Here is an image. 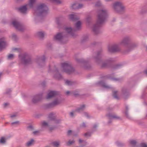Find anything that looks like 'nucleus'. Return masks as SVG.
Instances as JSON below:
<instances>
[{"mask_svg": "<svg viewBox=\"0 0 147 147\" xmlns=\"http://www.w3.org/2000/svg\"><path fill=\"white\" fill-rule=\"evenodd\" d=\"M107 16V11L106 10H100L98 11L96 22L92 27V32L94 34H97L100 33V27L106 21Z\"/></svg>", "mask_w": 147, "mask_h": 147, "instance_id": "obj_1", "label": "nucleus"}, {"mask_svg": "<svg viewBox=\"0 0 147 147\" xmlns=\"http://www.w3.org/2000/svg\"><path fill=\"white\" fill-rule=\"evenodd\" d=\"M59 94V92L55 91H50L48 93L46 97V99H49L54 97L57 98L52 102L46 104L45 106L46 108H52L62 102L63 100Z\"/></svg>", "mask_w": 147, "mask_h": 147, "instance_id": "obj_2", "label": "nucleus"}, {"mask_svg": "<svg viewBox=\"0 0 147 147\" xmlns=\"http://www.w3.org/2000/svg\"><path fill=\"white\" fill-rule=\"evenodd\" d=\"M48 11L47 7L44 4H41L38 6L34 14L39 16H44L47 15Z\"/></svg>", "mask_w": 147, "mask_h": 147, "instance_id": "obj_3", "label": "nucleus"}, {"mask_svg": "<svg viewBox=\"0 0 147 147\" xmlns=\"http://www.w3.org/2000/svg\"><path fill=\"white\" fill-rule=\"evenodd\" d=\"M61 67L63 71L68 74L73 73L75 71L74 69L69 62H64L61 63Z\"/></svg>", "mask_w": 147, "mask_h": 147, "instance_id": "obj_4", "label": "nucleus"}, {"mask_svg": "<svg viewBox=\"0 0 147 147\" xmlns=\"http://www.w3.org/2000/svg\"><path fill=\"white\" fill-rule=\"evenodd\" d=\"M113 8L114 11L117 13H121L125 10V7L122 3L120 2H116L113 5Z\"/></svg>", "mask_w": 147, "mask_h": 147, "instance_id": "obj_5", "label": "nucleus"}, {"mask_svg": "<svg viewBox=\"0 0 147 147\" xmlns=\"http://www.w3.org/2000/svg\"><path fill=\"white\" fill-rule=\"evenodd\" d=\"M35 1L36 0H29L28 3L19 8V11L22 13H25L28 8H31L33 7Z\"/></svg>", "mask_w": 147, "mask_h": 147, "instance_id": "obj_6", "label": "nucleus"}, {"mask_svg": "<svg viewBox=\"0 0 147 147\" xmlns=\"http://www.w3.org/2000/svg\"><path fill=\"white\" fill-rule=\"evenodd\" d=\"M107 48V52L110 54L119 52L121 51L119 45L116 44L108 45Z\"/></svg>", "mask_w": 147, "mask_h": 147, "instance_id": "obj_7", "label": "nucleus"}, {"mask_svg": "<svg viewBox=\"0 0 147 147\" xmlns=\"http://www.w3.org/2000/svg\"><path fill=\"white\" fill-rule=\"evenodd\" d=\"M19 58L21 63L24 65L32 63L31 59L29 56H19Z\"/></svg>", "mask_w": 147, "mask_h": 147, "instance_id": "obj_8", "label": "nucleus"}, {"mask_svg": "<svg viewBox=\"0 0 147 147\" xmlns=\"http://www.w3.org/2000/svg\"><path fill=\"white\" fill-rule=\"evenodd\" d=\"M76 61L79 63L83 64L82 67L85 69H89L91 67V66L89 63L88 61L84 60L82 59L76 58Z\"/></svg>", "mask_w": 147, "mask_h": 147, "instance_id": "obj_9", "label": "nucleus"}, {"mask_svg": "<svg viewBox=\"0 0 147 147\" xmlns=\"http://www.w3.org/2000/svg\"><path fill=\"white\" fill-rule=\"evenodd\" d=\"M113 110V108L111 107H108L107 109L108 113L106 114V116L108 117L109 119H120L121 118L117 115L112 113L110 112V111H111Z\"/></svg>", "mask_w": 147, "mask_h": 147, "instance_id": "obj_10", "label": "nucleus"}, {"mask_svg": "<svg viewBox=\"0 0 147 147\" xmlns=\"http://www.w3.org/2000/svg\"><path fill=\"white\" fill-rule=\"evenodd\" d=\"M131 40V38L130 36H126L123 37L119 44L120 45L125 46L127 45Z\"/></svg>", "mask_w": 147, "mask_h": 147, "instance_id": "obj_11", "label": "nucleus"}, {"mask_svg": "<svg viewBox=\"0 0 147 147\" xmlns=\"http://www.w3.org/2000/svg\"><path fill=\"white\" fill-rule=\"evenodd\" d=\"M12 24L13 26L18 30L22 31L24 29L22 24L17 20H13Z\"/></svg>", "mask_w": 147, "mask_h": 147, "instance_id": "obj_12", "label": "nucleus"}, {"mask_svg": "<svg viewBox=\"0 0 147 147\" xmlns=\"http://www.w3.org/2000/svg\"><path fill=\"white\" fill-rule=\"evenodd\" d=\"M12 50L13 52L19 53L20 55H28L29 54L28 52L25 51L21 48H13L12 49Z\"/></svg>", "mask_w": 147, "mask_h": 147, "instance_id": "obj_13", "label": "nucleus"}, {"mask_svg": "<svg viewBox=\"0 0 147 147\" xmlns=\"http://www.w3.org/2000/svg\"><path fill=\"white\" fill-rule=\"evenodd\" d=\"M115 61L114 59L110 58L107 60L105 62L102 63L101 67L103 68L110 67L112 65V62Z\"/></svg>", "mask_w": 147, "mask_h": 147, "instance_id": "obj_14", "label": "nucleus"}, {"mask_svg": "<svg viewBox=\"0 0 147 147\" xmlns=\"http://www.w3.org/2000/svg\"><path fill=\"white\" fill-rule=\"evenodd\" d=\"M42 94H40L33 96L32 98V102L34 104H36L39 102L42 98Z\"/></svg>", "mask_w": 147, "mask_h": 147, "instance_id": "obj_15", "label": "nucleus"}, {"mask_svg": "<svg viewBox=\"0 0 147 147\" xmlns=\"http://www.w3.org/2000/svg\"><path fill=\"white\" fill-rule=\"evenodd\" d=\"M64 36L63 33H59L54 36V39L55 40L60 42L61 43H64L62 41Z\"/></svg>", "mask_w": 147, "mask_h": 147, "instance_id": "obj_16", "label": "nucleus"}, {"mask_svg": "<svg viewBox=\"0 0 147 147\" xmlns=\"http://www.w3.org/2000/svg\"><path fill=\"white\" fill-rule=\"evenodd\" d=\"M137 46V44L134 43L130 44L128 47V49L124 51L123 52L124 54H127L131 50L136 47Z\"/></svg>", "mask_w": 147, "mask_h": 147, "instance_id": "obj_17", "label": "nucleus"}, {"mask_svg": "<svg viewBox=\"0 0 147 147\" xmlns=\"http://www.w3.org/2000/svg\"><path fill=\"white\" fill-rule=\"evenodd\" d=\"M97 84L103 88L106 89H110L112 88L111 86L107 85L105 83V82L103 80L98 82L97 83Z\"/></svg>", "mask_w": 147, "mask_h": 147, "instance_id": "obj_18", "label": "nucleus"}, {"mask_svg": "<svg viewBox=\"0 0 147 147\" xmlns=\"http://www.w3.org/2000/svg\"><path fill=\"white\" fill-rule=\"evenodd\" d=\"M6 45L5 38L3 37L0 38V51L4 49Z\"/></svg>", "mask_w": 147, "mask_h": 147, "instance_id": "obj_19", "label": "nucleus"}, {"mask_svg": "<svg viewBox=\"0 0 147 147\" xmlns=\"http://www.w3.org/2000/svg\"><path fill=\"white\" fill-rule=\"evenodd\" d=\"M46 59L45 56H43L40 58H38L36 60V62L40 65H43Z\"/></svg>", "mask_w": 147, "mask_h": 147, "instance_id": "obj_20", "label": "nucleus"}, {"mask_svg": "<svg viewBox=\"0 0 147 147\" xmlns=\"http://www.w3.org/2000/svg\"><path fill=\"white\" fill-rule=\"evenodd\" d=\"M69 19L73 21H76L79 18L77 14L75 13L69 15Z\"/></svg>", "mask_w": 147, "mask_h": 147, "instance_id": "obj_21", "label": "nucleus"}, {"mask_svg": "<svg viewBox=\"0 0 147 147\" xmlns=\"http://www.w3.org/2000/svg\"><path fill=\"white\" fill-rule=\"evenodd\" d=\"M65 30L68 33L70 34L73 36H74V30L72 29L71 27H66L65 28Z\"/></svg>", "mask_w": 147, "mask_h": 147, "instance_id": "obj_22", "label": "nucleus"}, {"mask_svg": "<svg viewBox=\"0 0 147 147\" xmlns=\"http://www.w3.org/2000/svg\"><path fill=\"white\" fill-rule=\"evenodd\" d=\"M56 117L55 113L54 112H51L48 115V118L51 121H53Z\"/></svg>", "mask_w": 147, "mask_h": 147, "instance_id": "obj_23", "label": "nucleus"}, {"mask_svg": "<svg viewBox=\"0 0 147 147\" xmlns=\"http://www.w3.org/2000/svg\"><path fill=\"white\" fill-rule=\"evenodd\" d=\"M56 74L54 75V77L58 80H60L62 78L61 75L59 73L58 70L56 69L55 71Z\"/></svg>", "mask_w": 147, "mask_h": 147, "instance_id": "obj_24", "label": "nucleus"}, {"mask_svg": "<svg viewBox=\"0 0 147 147\" xmlns=\"http://www.w3.org/2000/svg\"><path fill=\"white\" fill-rule=\"evenodd\" d=\"M122 92L125 98H126V96L129 95V90L126 88L124 87L122 88Z\"/></svg>", "mask_w": 147, "mask_h": 147, "instance_id": "obj_25", "label": "nucleus"}, {"mask_svg": "<svg viewBox=\"0 0 147 147\" xmlns=\"http://www.w3.org/2000/svg\"><path fill=\"white\" fill-rule=\"evenodd\" d=\"M85 108V105H82L80 106V107L77 108L75 110V112L78 113H80L83 111Z\"/></svg>", "mask_w": 147, "mask_h": 147, "instance_id": "obj_26", "label": "nucleus"}, {"mask_svg": "<svg viewBox=\"0 0 147 147\" xmlns=\"http://www.w3.org/2000/svg\"><path fill=\"white\" fill-rule=\"evenodd\" d=\"M129 108L127 105L125 106V114L127 118L129 119H131V117L129 115L128 113Z\"/></svg>", "mask_w": 147, "mask_h": 147, "instance_id": "obj_27", "label": "nucleus"}, {"mask_svg": "<svg viewBox=\"0 0 147 147\" xmlns=\"http://www.w3.org/2000/svg\"><path fill=\"white\" fill-rule=\"evenodd\" d=\"M65 81V84L68 86H71L75 84V82L69 80H66Z\"/></svg>", "mask_w": 147, "mask_h": 147, "instance_id": "obj_28", "label": "nucleus"}, {"mask_svg": "<svg viewBox=\"0 0 147 147\" xmlns=\"http://www.w3.org/2000/svg\"><path fill=\"white\" fill-rule=\"evenodd\" d=\"M81 22L80 21H78L75 24L76 30H79L81 28Z\"/></svg>", "mask_w": 147, "mask_h": 147, "instance_id": "obj_29", "label": "nucleus"}, {"mask_svg": "<svg viewBox=\"0 0 147 147\" xmlns=\"http://www.w3.org/2000/svg\"><path fill=\"white\" fill-rule=\"evenodd\" d=\"M36 35L39 38H43L44 36V33L43 32H38L37 33Z\"/></svg>", "mask_w": 147, "mask_h": 147, "instance_id": "obj_30", "label": "nucleus"}, {"mask_svg": "<svg viewBox=\"0 0 147 147\" xmlns=\"http://www.w3.org/2000/svg\"><path fill=\"white\" fill-rule=\"evenodd\" d=\"M34 142V140L33 139H31L29 141L26 143V146H31L33 144Z\"/></svg>", "mask_w": 147, "mask_h": 147, "instance_id": "obj_31", "label": "nucleus"}, {"mask_svg": "<svg viewBox=\"0 0 147 147\" xmlns=\"http://www.w3.org/2000/svg\"><path fill=\"white\" fill-rule=\"evenodd\" d=\"M101 56H96L94 57L95 60L96 62L99 63L102 61Z\"/></svg>", "mask_w": 147, "mask_h": 147, "instance_id": "obj_32", "label": "nucleus"}, {"mask_svg": "<svg viewBox=\"0 0 147 147\" xmlns=\"http://www.w3.org/2000/svg\"><path fill=\"white\" fill-rule=\"evenodd\" d=\"M6 139L4 137H2L0 139V144H4L6 142Z\"/></svg>", "mask_w": 147, "mask_h": 147, "instance_id": "obj_33", "label": "nucleus"}, {"mask_svg": "<svg viewBox=\"0 0 147 147\" xmlns=\"http://www.w3.org/2000/svg\"><path fill=\"white\" fill-rule=\"evenodd\" d=\"M122 65L121 64H117L114 66L112 68L114 69H117L120 68Z\"/></svg>", "mask_w": 147, "mask_h": 147, "instance_id": "obj_34", "label": "nucleus"}, {"mask_svg": "<svg viewBox=\"0 0 147 147\" xmlns=\"http://www.w3.org/2000/svg\"><path fill=\"white\" fill-rule=\"evenodd\" d=\"M75 142L74 140H69V141L66 143L67 145L68 146H70L74 144Z\"/></svg>", "mask_w": 147, "mask_h": 147, "instance_id": "obj_35", "label": "nucleus"}, {"mask_svg": "<svg viewBox=\"0 0 147 147\" xmlns=\"http://www.w3.org/2000/svg\"><path fill=\"white\" fill-rule=\"evenodd\" d=\"M117 146L119 147H122L125 146V144L119 141H117L116 142Z\"/></svg>", "mask_w": 147, "mask_h": 147, "instance_id": "obj_36", "label": "nucleus"}, {"mask_svg": "<svg viewBox=\"0 0 147 147\" xmlns=\"http://www.w3.org/2000/svg\"><path fill=\"white\" fill-rule=\"evenodd\" d=\"M117 91H115L113 92V97L116 99H118L119 97L117 95Z\"/></svg>", "mask_w": 147, "mask_h": 147, "instance_id": "obj_37", "label": "nucleus"}, {"mask_svg": "<svg viewBox=\"0 0 147 147\" xmlns=\"http://www.w3.org/2000/svg\"><path fill=\"white\" fill-rule=\"evenodd\" d=\"M11 38L13 40L15 41H16L18 39V37L15 34H12L11 36Z\"/></svg>", "mask_w": 147, "mask_h": 147, "instance_id": "obj_38", "label": "nucleus"}, {"mask_svg": "<svg viewBox=\"0 0 147 147\" xmlns=\"http://www.w3.org/2000/svg\"><path fill=\"white\" fill-rule=\"evenodd\" d=\"M53 121L54 123L56 124H58L61 123V120L59 119H57L56 117L55 118V119Z\"/></svg>", "mask_w": 147, "mask_h": 147, "instance_id": "obj_39", "label": "nucleus"}, {"mask_svg": "<svg viewBox=\"0 0 147 147\" xmlns=\"http://www.w3.org/2000/svg\"><path fill=\"white\" fill-rule=\"evenodd\" d=\"M78 5V3H75L73 4L71 6V7L72 8L74 9H77V7Z\"/></svg>", "mask_w": 147, "mask_h": 147, "instance_id": "obj_40", "label": "nucleus"}, {"mask_svg": "<svg viewBox=\"0 0 147 147\" xmlns=\"http://www.w3.org/2000/svg\"><path fill=\"white\" fill-rule=\"evenodd\" d=\"M111 79L112 81H120L122 80V79L120 78H111Z\"/></svg>", "mask_w": 147, "mask_h": 147, "instance_id": "obj_41", "label": "nucleus"}, {"mask_svg": "<svg viewBox=\"0 0 147 147\" xmlns=\"http://www.w3.org/2000/svg\"><path fill=\"white\" fill-rule=\"evenodd\" d=\"M53 145L55 147H58L59 145L60 142H54L53 143Z\"/></svg>", "mask_w": 147, "mask_h": 147, "instance_id": "obj_42", "label": "nucleus"}, {"mask_svg": "<svg viewBox=\"0 0 147 147\" xmlns=\"http://www.w3.org/2000/svg\"><path fill=\"white\" fill-rule=\"evenodd\" d=\"M11 89L10 88H8L6 90L5 94H7L9 95L10 94V93H11Z\"/></svg>", "mask_w": 147, "mask_h": 147, "instance_id": "obj_43", "label": "nucleus"}, {"mask_svg": "<svg viewBox=\"0 0 147 147\" xmlns=\"http://www.w3.org/2000/svg\"><path fill=\"white\" fill-rule=\"evenodd\" d=\"M87 126V125L86 123L83 122L82 124L80 125V127L85 128Z\"/></svg>", "mask_w": 147, "mask_h": 147, "instance_id": "obj_44", "label": "nucleus"}, {"mask_svg": "<svg viewBox=\"0 0 147 147\" xmlns=\"http://www.w3.org/2000/svg\"><path fill=\"white\" fill-rule=\"evenodd\" d=\"M103 51L102 49H100L98 50L97 52V55H100L103 54Z\"/></svg>", "mask_w": 147, "mask_h": 147, "instance_id": "obj_45", "label": "nucleus"}, {"mask_svg": "<svg viewBox=\"0 0 147 147\" xmlns=\"http://www.w3.org/2000/svg\"><path fill=\"white\" fill-rule=\"evenodd\" d=\"M42 125L43 126H49L48 123L45 121H43L42 122Z\"/></svg>", "mask_w": 147, "mask_h": 147, "instance_id": "obj_46", "label": "nucleus"}, {"mask_svg": "<svg viewBox=\"0 0 147 147\" xmlns=\"http://www.w3.org/2000/svg\"><path fill=\"white\" fill-rule=\"evenodd\" d=\"M27 128L30 130L32 131L34 129V127L32 125H30L27 127Z\"/></svg>", "mask_w": 147, "mask_h": 147, "instance_id": "obj_47", "label": "nucleus"}, {"mask_svg": "<svg viewBox=\"0 0 147 147\" xmlns=\"http://www.w3.org/2000/svg\"><path fill=\"white\" fill-rule=\"evenodd\" d=\"M20 123V121H16L15 122H12L11 123L12 125H19Z\"/></svg>", "mask_w": 147, "mask_h": 147, "instance_id": "obj_48", "label": "nucleus"}, {"mask_svg": "<svg viewBox=\"0 0 147 147\" xmlns=\"http://www.w3.org/2000/svg\"><path fill=\"white\" fill-rule=\"evenodd\" d=\"M141 147H147V145L144 143H141L140 144Z\"/></svg>", "mask_w": 147, "mask_h": 147, "instance_id": "obj_49", "label": "nucleus"}, {"mask_svg": "<svg viewBox=\"0 0 147 147\" xmlns=\"http://www.w3.org/2000/svg\"><path fill=\"white\" fill-rule=\"evenodd\" d=\"M14 58V56H8L7 59L9 60H11L13 59Z\"/></svg>", "mask_w": 147, "mask_h": 147, "instance_id": "obj_50", "label": "nucleus"}, {"mask_svg": "<svg viewBox=\"0 0 147 147\" xmlns=\"http://www.w3.org/2000/svg\"><path fill=\"white\" fill-rule=\"evenodd\" d=\"M88 36L87 35L83 37V41H85L88 40Z\"/></svg>", "mask_w": 147, "mask_h": 147, "instance_id": "obj_51", "label": "nucleus"}, {"mask_svg": "<svg viewBox=\"0 0 147 147\" xmlns=\"http://www.w3.org/2000/svg\"><path fill=\"white\" fill-rule=\"evenodd\" d=\"M101 5V3L100 1H98L96 2L95 4V6L97 7H99Z\"/></svg>", "mask_w": 147, "mask_h": 147, "instance_id": "obj_52", "label": "nucleus"}, {"mask_svg": "<svg viewBox=\"0 0 147 147\" xmlns=\"http://www.w3.org/2000/svg\"><path fill=\"white\" fill-rule=\"evenodd\" d=\"M83 114H84V115L85 116H86V117L88 118H90V117L89 116L88 114L86 112H84V113H83Z\"/></svg>", "mask_w": 147, "mask_h": 147, "instance_id": "obj_53", "label": "nucleus"}, {"mask_svg": "<svg viewBox=\"0 0 147 147\" xmlns=\"http://www.w3.org/2000/svg\"><path fill=\"white\" fill-rule=\"evenodd\" d=\"M77 9L82 8L83 7V5L82 4H78Z\"/></svg>", "mask_w": 147, "mask_h": 147, "instance_id": "obj_54", "label": "nucleus"}, {"mask_svg": "<svg viewBox=\"0 0 147 147\" xmlns=\"http://www.w3.org/2000/svg\"><path fill=\"white\" fill-rule=\"evenodd\" d=\"M39 131H34L33 132V134L34 135H36L38 134V133H39Z\"/></svg>", "mask_w": 147, "mask_h": 147, "instance_id": "obj_55", "label": "nucleus"}, {"mask_svg": "<svg viewBox=\"0 0 147 147\" xmlns=\"http://www.w3.org/2000/svg\"><path fill=\"white\" fill-rule=\"evenodd\" d=\"M72 132V131L71 130H69L67 131V135H70L71 134Z\"/></svg>", "mask_w": 147, "mask_h": 147, "instance_id": "obj_56", "label": "nucleus"}, {"mask_svg": "<svg viewBox=\"0 0 147 147\" xmlns=\"http://www.w3.org/2000/svg\"><path fill=\"white\" fill-rule=\"evenodd\" d=\"M69 115L71 117H73L74 116V113L73 112H71L70 113Z\"/></svg>", "mask_w": 147, "mask_h": 147, "instance_id": "obj_57", "label": "nucleus"}, {"mask_svg": "<svg viewBox=\"0 0 147 147\" xmlns=\"http://www.w3.org/2000/svg\"><path fill=\"white\" fill-rule=\"evenodd\" d=\"M17 116V115L16 114H14L12 115H11L10 117L11 118H13L14 117H15Z\"/></svg>", "mask_w": 147, "mask_h": 147, "instance_id": "obj_58", "label": "nucleus"}, {"mask_svg": "<svg viewBox=\"0 0 147 147\" xmlns=\"http://www.w3.org/2000/svg\"><path fill=\"white\" fill-rule=\"evenodd\" d=\"M84 135L85 136H90V134L89 133H86Z\"/></svg>", "mask_w": 147, "mask_h": 147, "instance_id": "obj_59", "label": "nucleus"}, {"mask_svg": "<svg viewBox=\"0 0 147 147\" xmlns=\"http://www.w3.org/2000/svg\"><path fill=\"white\" fill-rule=\"evenodd\" d=\"M97 44V43L96 42H94L93 43H92L91 44V45L92 46H94L95 45H96Z\"/></svg>", "mask_w": 147, "mask_h": 147, "instance_id": "obj_60", "label": "nucleus"}, {"mask_svg": "<svg viewBox=\"0 0 147 147\" xmlns=\"http://www.w3.org/2000/svg\"><path fill=\"white\" fill-rule=\"evenodd\" d=\"M9 105V103H5L4 104V107H6L7 106Z\"/></svg>", "mask_w": 147, "mask_h": 147, "instance_id": "obj_61", "label": "nucleus"}, {"mask_svg": "<svg viewBox=\"0 0 147 147\" xmlns=\"http://www.w3.org/2000/svg\"><path fill=\"white\" fill-rule=\"evenodd\" d=\"M90 17H88L86 18V20L87 22H89L90 21Z\"/></svg>", "mask_w": 147, "mask_h": 147, "instance_id": "obj_62", "label": "nucleus"}, {"mask_svg": "<svg viewBox=\"0 0 147 147\" xmlns=\"http://www.w3.org/2000/svg\"><path fill=\"white\" fill-rule=\"evenodd\" d=\"M45 81H43L41 84L42 86H44L45 85Z\"/></svg>", "mask_w": 147, "mask_h": 147, "instance_id": "obj_63", "label": "nucleus"}, {"mask_svg": "<svg viewBox=\"0 0 147 147\" xmlns=\"http://www.w3.org/2000/svg\"><path fill=\"white\" fill-rule=\"evenodd\" d=\"M84 142V141L83 140H82L81 139H80L79 140V142L80 144L82 143V142Z\"/></svg>", "mask_w": 147, "mask_h": 147, "instance_id": "obj_64", "label": "nucleus"}]
</instances>
